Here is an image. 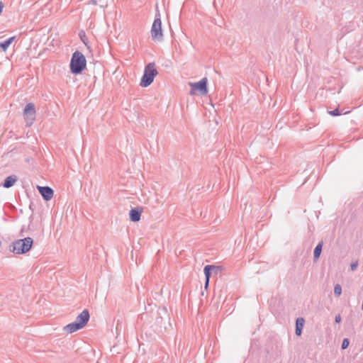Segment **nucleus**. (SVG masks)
<instances>
[{
  "instance_id": "f257e3e1",
  "label": "nucleus",
  "mask_w": 363,
  "mask_h": 363,
  "mask_svg": "<svg viewBox=\"0 0 363 363\" xmlns=\"http://www.w3.org/2000/svg\"><path fill=\"white\" fill-rule=\"evenodd\" d=\"M86 60L84 55L79 51H75L72 56L69 67L74 74H79L86 68Z\"/></svg>"
},
{
  "instance_id": "f03ea898",
  "label": "nucleus",
  "mask_w": 363,
  "mask_h": 363,
  "mask_svg": "<svg viewBox=\"0 0 363 363\" xmlns=\"http://www.w3.org/2000/svg\"><path fill=\"white\" fill-rule=\"evenodd\" d=\"M33 244V240L27 237L13 242L9 246V250L18 255L25 254L30 250Z\"/></svg>"
},
{
  "instance_id": "7ed1b4c3",
  "label": "nucleus",
  "mask_w": 363,
  "mask_h": 363,
  "mask_svg": "<svg viewBox=\"0 0 363 363\" xmlns=\"http://www.w3.org/2000/svg\"><path fill=\"white\" fill-rule=\"evenodd\" d=\"M157 74L158 72L155 67V64L154 62H150L145 67L140 85L143 87H147L152 83L154 78Z\"/></svg>"
},
{
  "instance_id": "20e7f679",
  "label": "nucleus",
  "mask_w": 363,
  "mask_h": 363,
  "mask_svg": "<svg viewBox=\"0 0 363 363\" xmlns=\"http://www.w3.org/2000/svg\"><path fill=\"white\" fill-rule=\"evenodd\" d=\"M208 79L206 77H203L198 82H189V85L191 86V90L189 91L190 95H196L198 93L201 96H205L208 94Z\"/></svg>"
},
{
  "instance_id": "39448f33",
  "label": "nucleus",
  "mask_w": 363,
  "mask_h": 363,
  "mask_svg": "<svg viewBox=\"0 0 363 363\" xmlns=\"http://www.w3.org/2000/svg\"><path fill=\"white\" fill-rule=\"evenodd\" d=\"M35 116L36 111L35 105L33 103L27 104L23 110V118L27 126H30L33 125L34 121L35 120Z\"/></svg>"
},
{
  "instance_id": "423d86ee",
  "label": "nucleus",
  "mask_w": 363,
  "mask_h": 363,
  "mask_svg": "<svg viewBox=\"0 0 363 363\" xmlns=\"http://www.w3.org/2000/svg\"><path fill=\"white\" fill-rule=\"evenodd\" d=\"M151 36L153 40H162L163 38L162 21L160 18H156L151 28Z\"/></svg>"
},
{
  "instance_id": "0eeeda50",
  "label": "nucleus",
  "mask_w": 363,
  "mask_h": 363,
  "mask_svg": "<svg viewBox=\"0 0 363 363\" xmlns=\"http://www.w3.org/2000/svg\"><path fill=\"white\" fill-rule=\"evenodd\" d=\"M37 189L45 201H50L53 197L54 191L50 186H38Z\"/></svg>"
},
{
  "instance_id": "6e6552de",
  "label": "nucleus",
  "mask_w": 363,
  "mask_h": 363,
  "mask_svg": "<svg viewBox=\"0 0 363 363\" xmlns=\"http://www.w3.org/2000/svg\"><path fill=\"white\" fill-rule=\"evenodd\" d=\"M89 318V312L85 309L76 318L74 322L83 328L87 324Z\"/></svg>"
},
{
  "instance_id": "1a4fd4ad",
  "label": "nucleus",
  "mask_w": 363,
  "mask_h": 363,
  "mask_svg": "<svg viewBox=\"0 0 363 363\" xmlns=\"http://www.w3.org/2000/svg\"><path fill=\"white\" fill-rule=\"evenodd\" d=\"M142 213H143L142 207H136L135 208H132L129 213V216H130V220L133 222L139 221L140 220Z\"/></svg>"
},
{
  "instance_id": "9d476101",
  "label": "nucleus",
  "mask_w": 363,
  "mask_h": 363,
  "mask_svg": "<svg viewBox=\"0 0 363 363\" xmlns=\"http://www.w3.org/2000/svg\"><path fill=\"white\" fill-rule=\"evenodd\" d=\"M82 328L81 326H79L77 323H75L74 321L71 323H69L67 324V325H65L64 328H63V331L64 332H66L67 333H69V334H71V333H73L80 329H82Z\"/></svg>"
},
{
  "instance_id": "9b49d317",
  "label": "nucleus",
  "mask_w": 363,
  "mask_h": 363,
  "mask_svg": "<svg viewBox=\"0 0 363 363\" xmlns=\"http://www.w3.org/2000/svg\"><path fill=\"white\" fill-rule=\"evenodd\" d=\"M218 271H219L218 267H216L214 265L205 266V267L203 269L205 278L210 279L211 275L212 274L213 272H214L215 274H218Z\"/></svg>"
},
{
  "instance_id": "f8f14e48",
  "label": "nucleus",
  "mask_w": 363,
  "mask_h": 363,
  "mask_svg": "<svg viewBox=\"0 0 363 363\" xmlns=\"http://www.w3.org/2000/svg\"><path fill=\"white\" fill-rule=\"evenodd\" d=\"M17 181V177L16 175H11L7 177L4 182L2 183V186L4 188L9 189L14 185Z\"/></svg>"
},
{
  "instance_id": "ddd939ff",
  "label": "nucleus",
  "mask_w": 363,
  "mask_h": 363,
  "mask_svg": "<svg viewBox=\"0 0 363 363\" xmlns=\"http://www.w3.org/2000/svg\"><path fill=\"white\" fill-rule=\"evenodd\" d=\"M304 319L303 318H298L296 320V335L300 336L304 325Z\"/></svg>"
},
{
  "instance_id": "4468645a",
  "label": "nucleus",
  "mask_w": 363,
  "mask_h": 363,
  "mask_svg": "<svg viewBox=\"0 0 363 363\" xmlns=\"http://www.w3.org/2000/svg\"><path fill=\"white\" fill-rule=\"evenodd\" d=\"M323 245V241H321L315 247L314 252H313L314 262H316L319 259L320 255L322 252Z\"/></svg>"
},
{
  "instance_id": "2eb2a0df",
  "label": "nucleus",
  "mask_w": 363,
  "mask_h": 363,
  "mask_svg": "<svg viewBox=\"0 0 363 363\" xmlns=\"http://www.w3.org/2000/svg\"><path fill=\"white\" fill-rule=\"evenodd\" d=\"M15 37H11L6 40L0 43V48L2 49L4 51H6L8 48L10 46V45L13 41Z\"/></svg>"
},
{
  "instance_id": "dca6fc26",
  "label": "nucleus",
  "mask_w": 363,
  "mask_h": 363,
  "mask_svg": "<svg viewBox=\"0 0 363 363\" xmlns=\"http://www.w3.org/2000/svg\"><path fill=\"white\" fill-rule=\"evenodd\" d=\"M334 294L336 296H340L342 294V287L340 284H336L334 288Z\"/></svg>"
},
{
  "instance_id": "f3484780",
  "label": "nucleus",
  "mask_w": 363,
  "mask_h": 363,
  "mask_svg": "<svg viewBox=\"0 0 363 363\" xmlns=\"http://www.w3.org/2000/svg\"><path fill=\"white\" fill-rule=\"evenodd\" d=\"M350 345V340L348 338H345L343 340H342V345H341V348L342 350H345L347 348V347L349 346Z\"/></svg>"
},
{
  "instance_id": "a211bd4d",
  "label": "nucleus",
  "mask_w": 363,
  "mask_h": 363,
  "mask_svg": "<svg viewBox=\"0 0 363 363\" xmlns=\"http://www.w3.org/2000/svg\"><path fill=\"white\" fill-rule=\"evenodd\" d=\"M79 37L82 40V41L86 45H87V38L86 36V34L84 31H81L79 33Z\"/></svg>"
},
{
  "instance_id": "6ab92c4d",
  "label": "nucleus",
  "mask_w": 363,
  "mask_h": 363,
  "mask_svg": "<svg viewBox=\"0 0 363 363\" xmlns=\"http://www.w3.org/2000/svg\"><path fill=\"white\" fill-rule=\"evenodd\" d=\"M328 113L332 116H337L341 115V113L338 108H335L333 111H330L328 112Z\"/></svg>"
},
{
  "instance_id": "aec40b11",
  "label": "nucleus",
  "mask_w": 363,
  "mask_h": 363,
  "mask_svg": "<svg viewBox=\"0 0 363 363\" xmlns=\"http://www.w3.org/2000/svg\"><path fill=\"white\" fill-rule=\"evenodd\" d=\"M357 266H358V262L357 261H355V262H352L351 264V265H350L351 269L352 271H354L357 268Z\"/></svg>"
},
{
  "instance_id": "412c9836",
  "label": "nucleus",
  "mask_w": 363,
  "mask_h": 363,
  "mask_svg": "<svg viewBox=\"0 0 363 363\" xmlns=\"http://www.w3.org/2000/svg\"><path fill=\"white\" fill-rule=\"evenodd\" d=\"M335 321L336 323H340L341 321V316L340 314L337 315L335 318Z\"/></svg>"
},
{
  "instance_id": "4be33fe9",
  "label": "nucleus",
  "mask_w": 363,
  "mask_h": 363,
  "mask_svg": "<svg viewBox=\"0 0 363 363\" xmlns=\"http://www.w3.org/2000/svg\"><path fill=\"white\" fill-rule=\"evenodd\" d=\"M3 8H4V4H3V3L1 1V2H0V14L1 13L2 11H3Z\"/></svg>"
},
{
  "instance_id": "5701e85b",
  "label": "nucleus",
  "mask_w": 363,
  "mask_h": 363,
  "mask_svg": "<svg viewBox=\"0 0 363 363\" xmlns=\"http://www.w3.org/2000/svg\"><path fill=\"white\" fill-rule=\"evenodd\" d=\"M209 279H210L206 278V282H205L206 287H207V286H208V285Z\"/></svg>"
},
{
  "instance_id": "b1692460",
  "label": "nucleus",
  "mask_w": 363,
  "mask_h": 363,
  "mask_svg": "<svg viewBox=\"0 0 363 363\" xmlns=\"http://www.w3.org/2000/svg\"><path fill=\"white\" fill-rule=\"evenodd\" d=\"M91 2L94 4H96V0H92Z\"/></svg>"
},
{
  "instance_id": "393cba45",
  "label": "nucleus",
  "mask_w": 363,
  "mask_h": 363,
  "mask_svg": "<svg viewBox=\"0 0 363 363\" xmlns=\"http://www.w3.org/2000/svg\"><path fill=\"white\" fill-rule=\"evenodd\" d=\"M362 309L363 310V302H362Z\"/></svg>"
}]
</instances>
